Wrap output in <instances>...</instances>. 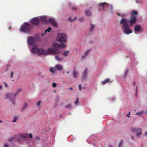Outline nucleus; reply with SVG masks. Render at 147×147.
I'll use <instances>...</instances> for the list:
<instances>
[{"instance_id": "13d9d810", "label": "nucleus", "mask_w": 147, "mask_h": 147, "mask_svg": "<svg viewBox=\"0 0 147 147\" xmlns=\"http://www.w3.org/2000/svg\"><path fill=\"white\" fill-rule=\"evenodd\" d=\"M2 121L0 119V123H1L2 122Z\"/></svg>"}, {"instance_id": "0eeeda50", "label": "nucleus", "mask_w": 147, "mask_h": 147, "mask_svg": "<svg viewBox=\"0 0 147 147\" xmlns=\"http://www.w3.org/2000/svg\"><path fill=\"white\" fill-rule=\"evenodd\" d=\"M137 20L136 16H131L128 21L131 25H133L135 24Z\"/></svg>"}, {"instance_id": "2eb2a0df", "label": "nucleus", "mask_w": 147, "mask_h": 147, "mask_svg": "<svg viewBox=\"0 0 147 147\" xmlns=\"http://www.w3.org/2000/svg\"><path fill=\"white\" fill-rule=\"evenodd\" d=\"M141 28V27L140 25H137L135 26L134 30L136 31L139 32L140 31Z\"/></svg>"}, {"instance_id": "c9c22d12", "label": "nucleus", "mask_w": 147, "mask_h": 147, "mask_svg": "<svg viewBox=\"0 0 147 147\" xmlns=\"http://www.w3.org/2000/svg\"><path fill=\"white\" fill-rule=\"evenodd\" d=\"M14 75V73L13 72L11 71V75H10V77L11 78H12L13 77V76Z\"/></svg>"}, {"instance_id": "cd10ccee", "label": "nucleus", "mask_w": 147, "mask_h": 147, "mask_svg": "<svg viewBox=\"0 0 147 147\" xmlns=\"http://www.w3.org/2000/svg\"><path fill=\"white\" fill-rule=\"evenodd\" d=\"M51 28H50L49 27L47 29V30H45V34H46L47 32H49L51 30Z\"/></svg>"}, {"instance_id": "aec40b11", "label": "nucleus", "mask_w": 147, "mask_h": 147, "mask_svg": "<svg viewBox=\"0 0 147 147\" xmlns=\"http://www.w3.org/2000/svg\"><path fill=\"white\" fill-rule=\"evenodd\" d=\"M85 15L86 16H89L91 15V11L89 10H86L85 11Z\"/></svg>"}, {"instance_id": "72a5a7b5", "label": "nucleus", "mask_w": 147, "mask_h": 147, "mask_svg": "<svg viewBox=\"0 0 147 147\" xmlns=\"http://www.w3.org/2000/svg\"><path fill=\"white\" fill-rule=\"evenodd\" d=\"M41 101H38L36 103V104L38 106H39L40 105Z\"/></svg>"}, {"instance_id": "473e14b6", "label": "nucleus", "mask_w": 147, "mask_h": 147, "mask_svg": "<svg viewBox=\"0 0 147 147\" xmlns=\"http://www.w3.org/2000/svg\"><path fill=\"white\" fill-rule=\"evenodd\" d=\"M14 138H13V137H12L10 138L9 139V142H11L12 141H14Z\"/></svg>"}, {"instance_id": "79ce46f5", "label": "nucleus", "mask_w": 147, "mask_h": 147, "mask_svg": "<svg viewBox=\"0 0 147 147\" xmlns=\"http://www.w3.org/2000/svg\"><path fill=\"white\" fill-rule=\"evenodd\" d=\"M71 9L72 10H76L77 9V8L73 7H71Z\"/></svg>"}, {"instance_id": "f3484780", "label": "nucleus", "mask_w": 147, "mask_h": 147, "mask_svg": "<svg viewBox=\"0 0 147 147\" xmlns=\"http://www.w3.org/2000/svg\"><path fill=\"white\" fill-rule=\"evenodd\" d=\"M110 82V80L109 78L105 79L104 81L101 82V83L102 85H104L107 83V82Z\"/></svg>"}, {"instance_id": "e2e57ef3", "label": "nucleus", "mask_w": 147, "mask_h": 147, "mask_svg": "<svg viewBox=\"0 0 147 147\" xmlns=\"http://www.w3.org/2000/svg\"><path fill=\"white\" fill-rule=\"evenodd\" d=\"M61 116H62L61 115H60V117H61Z\"/></svg>"}, {"instance_id": "f257e3e1", "label": "nucleus", "mask_w": 147, "mask_h": 147, "mask_svg": "<svg viewBox=\"0 0 147 147\" xmlns=\"http://www.w3.org/2000/svg\"><path fill=\"white\" fill-rule=\"evenodd\" d=\"M52 46L53 48H49L47 51L42 49H39L37 47H35L32 48L31 51L33 53H37L39 55H47L49 54H53L55 55H59L60 52L58 49L60 47H65V45L63 43L59 44L57 43H55L52 44Z\"/></svg>"}, {"instance_id": "4d7b16f0", "label": "nucleus", "mask_w": 147, "mask_h": 147, "mask_svg": "<svg viewBox=\"0 0 147 147\" xmlns=\"http://www.w3.org/2000/svg\"><path fill=\"white\" fill-rule=\"evenodd\" d=\"M69 73V71H67V74H68Z\"/></svg>"}, {"instance_id": "e433bc0d", "label": "nucleus", "mask_w": 147, "mask_h": 147, "mask_svg": "<svg viewBox=\"0 0 147 147\" xmlns=\"http://www.w3.org/2000/svg\"><path fill=\"white\" fill-rule=\"evenodd\" d=\"M20 90H21L20 89H19L18 90L17 92V93H15V94H14V98H15V97H16V95L17 94H18V93H17V92H19V91H20Z\"/></svg>"}, {"instance_id": "c85d7f7f", "label": "nucleus", "mask_w": 147, "mask_h": 147, "mask_svg": "<svg viewBox=\"0 0 147 147\" xmlns=\"http://www.w3.org/2000/svg\"><path fill=\"white\" fill-rule=\"evenodd\" d=\"M90 51V50H88L87 51H86L85 52V57H86L87 56V55H88Z\"/></svg>"}, {"instance_id": "20e7f679", "label": "nucleus", "mask_w": 147, "mask_h": 147, "mask_svg": "<svg viewBox=\"0 0 147 147\" xmlns=\"http://www.w3.org/2000/svg\"><path fill=\"white\" fill-rule=\"evenodd\" d=\"M66 35L65 34L59 33L57 38L58 41L59 42H66Z\"/></svg>"}, {"instance_id": "4468645a", "label": "nucleus", "mask_w": 147, "mask_h": 147, "mask_svg": "<svg viewBox=\"0 0 147 147\" xmlns=\"http://www.w3.org/2000/svg\"><path fill=\"white\" fill-rule=\"evenodd\" d=\"M47 17L46 16H41L40 17V19L42 22L44 23H47L48 21L47 20Z\"/></svg>"}, {"instance_id": "7ed1b4c3", "label": "nucleus", "mask_w": 147, "mask_h": 147, "mask_svg": "<svg viewBox=\"0 0 147 147\" xmlns=\"http://www.w3.org/2000/svg\"><path fill=\"white\" fill-rule=\"evenodd\" d=\"M33 26L27 22H25L24 25L22 26L21 31L22 32H29L31 30Z\"/></svg>"}, {"instance_id": "b1692460", "label": "nucleus", "mask_w": 147, "mask_h": 147, "mask_svg": "<svg viewBox=\"0 0 147 147\" xmlns=\"http://www.w3.org/2000/svg\"><path fill=\"white\" fill-rule=\"evenodd\" d=\"M123 140H121L118 145V147H122L123 145Z\"/></svg>"}, {"instance_id": "f704fd0d", "label": "nucleus", "mask_w": 147, "mask_h": 147, "mask_svg": "<svg viewBox=\"0 0 147 147\" xmlns=\"http://www.w3.org/2000/svg\"><path fill=\"white\" fill-rule=\"evenodd\" d=\"M117 15L119 16H121L122 17H123L125 16V15L123 14L122 15L121 14L119 13H117Z\"/></svg>"}, {"instance_id": "423d86ee", "label": "nucleus", "mask_w": 147, "mask_h": 147, "mask_svg": "<svg viewBox=\"0 0 147 147\" xmlns=\"http://www.w3.org/2000/svg\"><path fill=\"white\" fill-rule=\"evenodd\" d=\"M31 22L33 25L37 26L39 24L40 21L38 18L36 17L33 18L31 20Z\"/></svg>"}, {"instance_id": "6e6552de", "label": "nucleus", "mask_w": 147, "mask_h": 147, "mask_svg": "<svg viewBox=\"0 0 147 147\" xmlns=\"http://www.w3.org/2000/svg\"><path fill=\"white\" fill-rule=\"evenodd\" d=\"M35 41V39L34 37L31 36L29 37L28 39L27 42L28 44L30 45H33Z\"/></svg>"}, {"instance_id": "4c0bfd02", "label": "nucleus", "mask_w": 147, "mask_h": 147, "mask_svg": "<svg viewBox=\"0 0 147 147\" xmlns=\"http://www.w3.org/2000/svg\"><path fill=\"white\" fill-rule=\"evenodd\" d=\"M79 102V101L78 99V98H77V100L74 103L76 105H77L78 104V103Z\"/></svg>"}, {"instance_id": "052dcab7", "label": "nucleus", "mask_w": 147, "mask_h": 147, "mask_svg": "<svg viewBox=\"0 0 147 147\" xmlns=\"http://www.w3.org/2000/svg\"><path fill=\"white\" fill-rule=\"evenodd\" d=\"M132 138L133 139V140L134 139V138L133 136H132Z\"/></svg>"}, {"instance_id": "680f3d73", "label": "nucleus", "mask_w": 147, "mask_h": 147, "mask_svg": "<svg viewBox=\"0 0 147 147\" xmlns=\"http://www.w3.org/2000/svg\"><path fill=\"white\" fill-rule=\"evenodd\" d=\"M41 35L42 36H43L44 35V34H41Z\"/></svg>"}, {"instance_id": "a19ab883", "label": "nucleus", "mask_w": 147, "mask_h": 147, "mask_svg": "<svg viewBox=\"0 0 147 147\" xmlns=\"http://www.w3.org/2000/svg\"><path fill=\"white\" fill-rule=\"evenodd\" d=\"M78 87L80 90H81L82 88V86L81 84H80L78 86Z\"/></svg>"}, {"instance_id": "f03ea898", "label": "nucleus", "mask_w": 147, "mask_h": 147, "mask_svg": "<svg viewBox=\"0 0 147 147\" xmlns=\"http://www.w3.org/2000/svg\"><path fill=\"white\" fill-rule=\"evenodd\" d=\"M120 23L122 25L121 28L124 33L128 35L132 32V30L130 29L127 20L124 18H122L121 20Z\"/></svg>"}, {"instance_id": "a878e982", "label": "nucleus", "mask_w": 147, "mask_h": 147, "mask_svg": "<svg viewBox=\"0 0 147 147\" xmlns=\"http://www.w3.org/2000/svg\"><path fill=\"white\" fill-rule=\"evenodd\" d=\"M69 51H65L64 53H63V55L65 57L67 56L69 54Z\"/></svg>"}, {"instance_id": "de8ad7c7", "label": "nucleus", "mask_w": 147, "mask_h": 147, "mask_svg": "<svg viewBox=\"0 0 147 147\" xmlns=\"http://www.w3.org/2000/svg\"><path fill=\"white\" fill-rule=\"evenodd\" d=\"M144 135L145 136H147V131L145 132L144 134Z\"/></svg>"}, {"instance_id": "f8f14e48", "label": "nucleus", "mask_w": 147, "mask_h": 147, "mask_svg": "<svg viewBox=\"0 0 147 147\" xmlns=\"http://www.w3.org/2000/svg\"><path fill=\"white\" fill-rule=\"evenodd\" d=\"M99 6H101L104 9L105 7L108 6L109 4L106 2L100 3L99 4Z\"/></svg>"}, {"instance_id": "c756f323", "label": "nucleus", "mask_w": 147, "mask_h": 147, "mask_svg": "<svg viewBox=\"0 0 147 147\" xmlns=\"http://www.w3.org/2000/svg\"><path fill=\"white\" fill-rule=\"evenodd\" d=\"M17 119V117H14L13 119L12 120V122H16Z\"/></svg>"}, {"instance_id": "7c9ffc66", "label": "nucleus", "mask_w": 147, "mask_h": 147, "mask_svg": "<svg viewBox=\"0 0 147 147\" xmlns=\"http://www.w3.org/2000/svg\"><path fill=\"white\" fill-rule=\"evenodd\" d=\"M129 72V71L127 69L125 71L124 74V76H126L127 75L128 73Z\"/></svg>"}, {"instance_id": "0e129e2a", "label": "nucleus", "mask_w": 147, "mask_h": 147, "mask_svg": "<svg viewBox=\"0 0 147 147\" xmlns=\"http://www.w3.org/2000/svg\"><path fill=\"white\" fill-rule=\"evenodd\" d=\"M73 20H71V22H72V21H73Z\"/></svg>"}, {"instance_id": "ddd939ff", "label": "nucleus", "mask_w": 147, "mask_h": 147, "mask_svg": "<svg viewBox=\"0 0 147 147\" xmlns=\"http://www.w3.org/2000/svg\"><path fill=\"white\" fill-rule=\"evenodd\" d=\"M12 96H13L14 97V95L13 94L7 93L4 96V98L5 99L9 98L10 99H11V97Z\"/></svg>"}, {"instance_id": "dca6fc26", "label": "nucleus", "mask_w": 147, "mask_h": 147, "mask_svg": "<svg viewBox=\"0 0 147 147\" xmlns=\"http://www.w3.org/2000/svg\"><path fill=\"white\" fill-rule=\"evenodd\" d=\"M86 69L87 68H86L85 70H84V73H82V74H83L82 78L83 80H85L86 79L87 75V74H86Z\"/></svg>"}, {"instance_id": "09e8293b", "label": "nucleus", "mask_w": 147, "mask_h": 147, "mask_svg": "<svg viewBox=\"0 0 147 147\" xmlns=\"http://www.w3.org/2000/svg\"><path fill=\"white\" fill-rule=\"evenodd\" d=\"M85 57V55H83V56H82V59H84V58H85V57Z\"/></svg>"}, {"instance_id": "49530a36", "label": "nucleus", "mask_w": 147, "mask_h": 147, "mask_svg": "<svg viewBox=\"0 0 147 147\" xmlns=\"http://www.w3.org/2000/svg\"><path fill=\"white\" fill-rule=\"evenodd\" d=\"M130 112H129V113L127 115V116H126L127 117H129V116L130 114Z\"/></svg>"}, {"instance_id": "ea45409f", "label": "nucleus", "mask_w": 147, "mask_h": 147, "mask_svg": "<svg viewBox=\"0 0 147 147\" xmlns=\"http://www.w3.org/2000/svg\"><path fill=\"white\" fill-rule=\"evenodd\" d=\"M56 85H57V84H56L55 83H53L52 84V86L53 87H56Z\"/></svg>"}, {"instance_id": "bf43d9fd", "label": "nucleus", "mask_w": 147, "mask_h": 147, "mask_svg": "<svg viewBox=\"0 0 147 147\" xmlns=\"http://www.w3.org/2000/svg\"><path fill=\"white\" fill-rule=\"evenodd\" d=\"M109 147H113V146H111L109 145Z\"/></svg>"}, {"instance_id": "a211bd4d", "label": "nucleus", "mask_w": 147, "mask_h": 147, "mask_svg": "<svg viewBox=\"0 0 147 147\" xmlns=\"http://www.w3.org/2000/svg\"><path fill=\"white\" fill-rule=\"evenodd\" d=\"M138 14V12L136 11H131V16H136Z\"/></svg>"}, {"instance_id": "6ab92c4d", "label": "nucleus", "mask_w": 147, "mask_h": 147, "mask_svg": "<svg viewBox=\"0 0 147 147\" xmlns=\"http://www.w3.org/2000/svg\"><path fill=\"white\" fill-rule=\"evenodd\" d=\"M49 70L52 73L55 72L56 69H55V66L54 67H51L50 68Z\"/></svg>"}, {"instance_id": "58836bf2", "label": "nucleus", "mask_w": 147, "mask_h": 147, "mask_svg": "<svg viewBox=\"0 0 147 147\" xmlns=\"http://www.w3.org/2000/svg\"><path fill=\"white\" fill-rule=\"evenodd\" d=\"M4 147H9V146L7 144L5 143L4 144Z\"/></svg>"}, {"instance_id": "c03bdc74", "label": "nucleus", "mask_w": 147, "mask_h": 147, "mask_svg": "<svg viewBox=\"0 0 147 147\" xmlns=\"http://www.w3.org/2000/svg\"><path fill=\"white\" fill-rule=\"evenodd\" d=\"M29 137L30 138H32V137H33V135H32V134L31 133H30L29 135Z\"/></svg>"}, {"instance_id": "412c9836", "label": "nucleus", "mask_w": 147, "mask_h": 147, "mask_svg": "<svg viewBox=\"0 0 147 147\" xmlns=\"http://www.w3.org/2000/svg\"><path fill=\"white\" fill-rule=\"evenodd\" d=\"M28 136L29 135L27 134H23L21 135V137L25 138H28Z\"/></svg>"}, {"instance_id": "8fccbe9b", "label": "nucleus", "mask_w": 147, "mask_h": 147, "mask_svg": "<svg viewBox=\"0 0 147 147\" xmlns=\"http://www.w3.org/2000/svg\"><path fill=\"white\" fill-rule=\"evenodd\" d=\"M134 85L135 86L136 85V82H135L134 81L133 83Z\"/></svg>"}, {"instance_id": "603ef678", "label": "nucleus", "mask_w": 147, "mask_h": 147, "mask_svg": "<svg viewBox=\"0 0 147 147\" xmlns=\"http://www.w3.org/2000/svg\"><path fill=\"white\" fill-rule=\"evenodd\" d=\"M69 89L71 90H72L73 89L72 88H69Z\"/></svg>"}, {"instance_id": "a18cd8bd", "label": "nucleus", "mask_w": 147, "mask_h": 147, "mask_svg": "<svg viewBox=\"0 0 147 147\" xmlns=\"http://www.w3.org/2000/svg\"><path fill=\"white\" fill-rule=\"evenodd\" d=\"M39 139V137L38 136H36L35 138V140H38Z\"/></svg>"}, {"instance_id": "5701e85b", "label": "nucleus", "mask_w": 147, "mask_h": 147, "mask_svg": "<svg viewBox=\"0 0 147 147\" xmlns=\"http://www.w3.org/2000/svg\"><path fill=\"white\" fill-rule=\"evenodd\" d=\"M28 105V104H27L26 102L24 104V107L22 108L21 109V111H24Z\"/></svg>"}, {"instance_id": "4be33fe9", "label": "nucleus", "mask_w": 147, "mask_h": 147, "mask_svg": "<svg viewBox=\"0 0 147 147\" xmlns=\"http://www.w3.org/2000/svg\"><path fill=\"white\" fill-rule=\"evenodd\" d=\"M55 60L57 61H60L62 60L63 59V58H60L58 56H55Z\"/></svg>"}, {"instance_id": "37998d69", "label": "nucleus", "mask_w": 147, "mask_h": 147, "mask_svg": "<svg viewBox=\"0 0 147 147\" xmlns=\"http://www.w3.org/2000/svg\"><path fill=\"white\" fill-rule=\"evenodd\" d=\"M4 84L5 85V87L6 88H7V87H8V85H7V84H6L5 83V82H4Z\"/></svg>"}, {"instance_id": "5fc2aeb1", "label": "nucleus", "mask_w": 147, "mask_h": 147, "mask_svg": "<svg viewBox=\"0 0 147 147\" xmlns=\"http://www.w3.org/2000/svg\"><path fill=\"white\" fill-rule=\"evenodd\" d=\"M71 17H69V18H68V19L69 20H71Z\"/></svg>"}, {"instance_id": "9d476101", "label": "nucleus", "mask_w": 147, "mask_h": 147, "mask_svg": "<svg viewBox=\"0 0 147 147\" xmlns=\"http://www.w3.org/2000/svg\"><path fill=\"white\" fill-rule=\"evenodd\" d=\"M55 67L56 70H57L58 71H61L63 69V67L60 64L56 65L55 66Z\"/></svg>"}, {"instance_id": "9b49d317", "label": "nucleus", "mask_w": 147, "mask_h": 147, "mask_svg": "<svg viewBox=\"0 0 147 147\" xmlns=\"http://www.w3.org/2000/svg\"><path fill=\"white\" fill-rule=\"evenodd\" d=\"M78 73L75 69H73L72 72V75L74 78H76L78 77Z\"/></svg>"}, {"instance_id": "3c124183", "label": "nucleus", "mask_w": 147, "mask_h": 147, "mask_svg": "<svg viewBox=\"0 0 147 147\" xmlns=\"http://www.w3.org/2000/svg\"><path fill=\"white\" fill-rule=\"evenodd\" d=\"M137 89H138V87H137V86H136V93H137Z\"/></svg>"}, {"instance_id": "bb28decb", "label": "nucleus", "mask_w": 147, "mask_h": 147, "mask_svg": "<svg viewBox=\"0 0 147 147\" xmlns=\"http://www.w3.org/2000/svg\"><path fill=\"white\" fill-rule=\"evenodd\" d=\"M94 28V24H91V28H90V31H91L92 30H93Z\"/></svg>"}, {"instance_id": "864d4df0", "label": "nucleus", "mask_w": 147, "mask_h": 147, "mask_svg": "<svg viewBox=\"0 0 147 147\" xmlns=\"http://www.w3.org/2000/svg\"><path fill=\"white\" fill-rule=\"evenodd\" d=\"M2 88V87L1 86H0V90Z\"/></svg>"}, {"instance_id": "2f4dec72", "label": "nucleus", "mask_w": 147, "mask_h": 147, "mask_svg": "<svg viewBox=\"0 0 147 147\" xmlns=\"http://www.w3.org/2000/svg\"><path fill=\"white\" fill-rule=\"evenodd\" d=\"M71 106V104H69L67 106H65V108H70Z\"/></svg>"}, {"instance_id": "393cba45", "label": "nucleus", "mask_w": 147, "mask_h": 147, "mask_svg": "<svg viewBox=\"0 0 147 147\" xmlns=\"http://www.w3.org/2000/svg\"><path fill=\"white\" fill-rule=\"evenodd\" d=\"M143 111H140L139 112H137L136 113V114L138 116H140L142 115V114L143 113Z\"/></svg>"}, {"instance_id": "6e6d98bb", "label": "nucleus", "mask_w": 147, "mask_h": 147, "mask_svg": "<svg viewBox=\"0 0 147 147\" xmlns=\"http://www.w3.org/2000/svg\"><path fill=\"white\" fill-rule=\"evenodd\" d=\"M11 26H9V29L10 30L11 29Z\"/></svg>"}, {"instance_id": "1a4fd4ad", "label": "nucleus", "mask_w": 147, "mask_h": 147, "mask_svg": "<svg viewBox=\"0 0 147 147\" xmlns=\"http://www.w3.org/2000/svg\"><path fill=\"white\" fill-rule=\"evenodd\" d=\"M48 22L51 23L53 26L55 27H56L57 26L55 20L54 19L49 18V19Z\"/></svg>"}, {"instance_id": "39448f33", "label": "nucleus", "mask_w": 147, "mask_h": 147, "mask_svg": "<svg viewBox=\"0 0 147 147\" xmlns=\"http://www.w3.org/2000/svg\"><path fill=\"white\" fill-rule=\"evenodd\" d=\"M131 130L133 132H136L137 134V136L138 137H139L142 134V130L140 128L137 129L134 127H132L131 128Z\"/></svg>"}]
</instances>
